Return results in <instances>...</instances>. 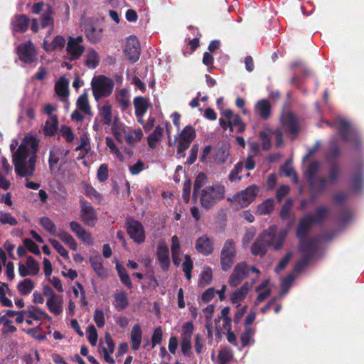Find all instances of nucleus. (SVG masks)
Masks as SVG:
<instances>
[{"label":"nucleus","instance_id":"nucleus-52","mask_svg":"<svg viewBox=\"0 0 364 364\" xmlns=\"http://www.w3.org/2000/svg\"><path fill=\"white\" fill-rule=\"evenodd\" d=\"M207 176L203 172H200L196 177L193 183V198H196L200 188L206 183Z\"/></svg>","mask_w":364,"mask_h":364},{"label":"nucleus","instance_id":"nucleus-51","mask_svg":"<svg viewBox=\"0 0 364 364\" xmlns=\"http://www.w3.org/2000/svg\"><path fill=\"white\" fill-rule=\"evenodd\" d=\"M65 43V38L62 36H57L49 44H46V41H44V49L46 51H52L56 49H60L64 47Z\"/></svg>","mask_w":364,"mask_h":364},{"label":"nucleus","instance_id":"nucleus-15","mask_svg":"<svg viewBox=\"0 0 364 364\" xmlns=\"http://www.w3.org/2000/svg\"><path fill=\"white\" fill-rule=\"evenodd\" d=\"M104 340L107 346H104L102 341H100L99 351L102 353L104 360L107 363L114 364L115 360L111 357L114 350V343L109 333H105Z\"/></svg>","mask_w":364,"mask_h":364},{"label":"nucleus","instance_id":"nucleus-40","mask_svg":"<svg viewBox=\"0 0 364 364\" xmlns=\"http://www.w3.org/2000/svg\"><path fill=\"white\" fill-rule=\"evenodd\" d=\"M114 306L119 311L125 309L129 305V300L127 298V293L125 291L114 293Z\"/></svg>","mask_w":364,"mask_h":364},{"label":"nucleus","instance_id":"nucleus-14","mask_svg":"<svg viewBox=\"0 0 364 364\" xmlns=\"http://www.w3.org/2000/svg\"><path fill=\"white\" fill-rule=\"evenodd\" d=\"M197 252L204 256L210 255L215 250L214 242L208 235L199 237L195 242Z\"/></svg>","mask_w":364,"mask_h":364},{"label":"nucleus","instance_id":"nucleus-43","mask_svg":"<svg viewBox=\"0 0 364 364\" xmlns=\"http://www.w3.org/2000/svg\"><path fill=\"white\" fill-rule=\"evenodd\" d=\"M164 133V128L158 125L154 131L147 137V143L151 149H154L156 146L157 142L160 141V138Z\"/></svg>","mask_w":364,"mask_h":364},{"label":"nucleus","instance_id":"nucleus-64","mask_svg":"<svg viewBox=\"0 0 364 364\" xmlns=\"http://www.w3.org/2000/svg\"><path fill=\"white\" fill-rule=\"evenodd\" d=\"M60 134L61 136L68 143H72L75 139V134L72 129L67 125H62L60 128Z\"/></svg>","mask_w":364,"mask_h":364},{"label":"nucleus","instance_id":"nucleus-33","mask_svg":"<svg viewBox=\"0 0 364 364\" xmlns=\"http://www.w3.org/2000/svg\"><path fill=\"white\" fill-rule=\"evenodd\" d=\"M255 110L257 113L263 119H267L271 114V106L268 100H260L255 105Z\"/></svg>","mask_w":364,"mask_h":364},{"label":"nucleus","instance_id":"nucleus-16","mask_svg":"<svg viewBox=\"0 0 364 364\" xmlns=\"http://www.w3.org/2000/svg\"><path fill=\"white\" fill-rule=\"evenodd\" d=\"M70 230L77 237L87 245L93 243L92 235L87 232L78 222L71 221L69 224Z\"/></svg>","mask_w":364,"mask_h":364},{"label":"nucleus","instance_id":"nucleus-28","mask_svg":"<svg viewBox=\"0 0 364 364\" xmlns=\"http://www.w3.org/2000/svg\"><path fill=\"white\" fill-rule=\"evenodd\" d=\"M250 288V286L249 283L247 282H245L240 288L237 289L230 296L231 302L232 304H238L237 306H239L240 303L245 299Z\"/></svg>","mask_w":364,"mask_h":364},{"label":"nucleus","instance_id":"nucleus-27","mask_svg":"<svg viewBox=\"0 0 364 364\" xmlns=\"http://www.w3.org/2000/svg\"><path fill=\"white\" fill-rule=\"evenodd\" d=\"M341 155V149L336 141H332L330 147L325 154V159L328 164L338 163V159Z\"/></svg>","mask_w":364,"mask_h":364},{"label":"nucleus","instance_id":"nucleus-30","mask_svg":"<svg viewBox=\"0 0 364 364\" xmlns=\"http://www.w3.org/2000/svg\"><path fill=\"white\" fill-rule=\"evenodd\" d=\"M91 267L98 277L105 278L107 277L106 270L103 266L102 259L100 256H91L89 259Z\"/></svg>","mask_w":364,"mask_h":364},{"label":"nucleus","instance_id":"nucleus-53","mask_svg":"<svg viewBox=\"0 0 364 364\" xmlns=\"http://www.w3.org/2000/svg\"><path fill=\"white\" fill-rule=\"evenodd\" d=\"M34 288V283L31 279H24L21 281L17 285V289L18 292L26 296L29 294Z\"/></svg>","mask_w":364,"mask_h":364},{"label":"nucleus","instance_id":"nucleus-4","mask_svg":"<svg viewBox=\"0 0 364 364\" xmlns=\"http://www.w3.org/2000/svg\"><path fill=\"white\" fill-rule=\"evenodd\" d=\"M114 86L113 80L105 75H99L92 78L91 87L93 96L96 101L109 96Z\"/></svg>","mask_w":364,"mask_h":364},{"label":"nucleus","instance_id":"nucleus-57","mask_svg":"<svg viewBox=\"0 0 364 364\" xmlns=\"http://www.w3.org/2000/svg\"><path fill=\"white\" fill-rule=\"evenodd\" d=\"M196 136V132L195 129L191 126H186L181 132V138L183 141L191 143Z\"/></svg>","mask_w":364,"mask_h":364},{"label":"nucleus","instance_id":"nucleus-32","mask_svg":"<svg viewBox=\"0 0 364 364\" xmlns=\"http://www.w3.org/2000/svg\"><path fill=\"white\" fill-rule=\"evenodd\" d=\"M320 166V162L317 161H313L308 165L304 172V176L307 179L309 186H313L314 180L316 179V175L318 173Z\"/></svg>","mask_w":364,"mask_h":364},{"label":"nucleus","instance_id":"nucleus-10","mask_svg":"<svg viewBox=\"0 0 364 364\" xmlns=\"http://www.w3.org/2000/svg\"><path fill=\"white\" fill-rule=\"evenodd\" d=\"M80 218L82 222L90 227H94L98 220L97 213L94 207L83 200H80Z\"/></svg>","mask_w":364,"mask_h":364},{"label":"nucleus","instance_id":"nucleus-12","mask_svg":"<svg viewBox=\"0 0 364 364\" xmlns=\"http://www.w3.org/2000/svg\"><path fill=\"white\" fill-rule=\"evenodd\" d=\"M124 51L131 63H136L139 59L141 46L136 36H131L127 38Z\"/></svg>","mask_w":364,"mask_h":364},{"label":"nucleus","instance_id":"nucleus-23","mask_svg":"<svg viewBox=\"0 0 364 364\" xmlns=\"http://www.w3.org/2000/svg\"><path fill=\"white\" fill-rule=\"evenodd\" d=\"M134 106L135 108V115L137 117H143L145 113L147 112L150 102L147 98L141 96L136 97L133 101Z\"/></svg>","mask_w":364,"mask_h":364},{"label":"nucleus","instance_id":"nucleus-63","mask_svg":"<svg viewBox=\"0 0 364 364\" xmlns=\"http://www.w3.org/2000/svg\"><path fill=\"white\" fill-rule=\"evenodd\" d=\"M26 267H28L31 276L38 274L40 270L39 263L32 256L27 257Z\"/></svg>","mask_w":364,"mask_h":364},{"label":"nucleus","instance_id":"nucleus-25","mask_svg":"<svg viewBox=\"0 0 364 364\" xmlns=\"http://www.w3.org/2000/svg\"><path fill=\"white\" fill-rule=\"evenodd\" d=\"M364 172L362 166H359L350 178L351 188L354 191H360L363 186Z\"/></svg>","mask_w":364,"mask_h":364},{"label":"nucleus","instance_id":"nucleus-60","mask_svg":"<svg viewBox=\"0 0 364 364\" xmlns=\"http://www.w3.org/2000/svg\"><path fill=\"white\" fill-rule=\"evenodd\" d=\"M281 171L283 172L286 176L292 177L293 182L296 184L299 182L298 176L294 168L290 166L289 163L287 161L284 165L281 166Z\"/></svg>","mask_w":364,"mask_h":364},{"label":"nucleus","instance_id":"nucleus-42","mask_svg":"<svg viewBox=\"0 0 364 364\" xmlns=\"http://www.w3.org/2000/svg\"><path fill=\"white\" fill-rule=\"evenodd\" d=\"M55 236L67 245L72 250H77V244L74 237L70 233L65 231H60Z\"/></svg>","mask_w":364,"mask_h":364},{"label":"nucleus","instance_id":"nucleus-49","mask_svg":"<svg viewBox=\"0 0 364 364\" xmlns=\"http://www.w3.org/2000/svg\"><path fill=\"white\" fill-rule=\"evenodd\" d=\"M47 9L41 17V25L43 28L49 26H53V9L50 5H46Z\"/></svg>","mask_w":364,"mask_h":364},{"label":"nucleus","instance_id":"nucleus-7","mask_svg":"<svg viewBox=\"0 0 364 364\" xmlns=\"http://www.w3.org/2000/svg\"><path fill=\"white\" fill-rule=\"evenodd\" d=\"M236 256V243L232 239H228L224 242L220 251L221 269L225 272L230 270L234 264Z\"/></svg>","mask_w":364,"mask_h":364},{"label":"nucleus","instance_id":"nucleus-62","mask_svg":"<svg viewBox=\"0 0 364 364\" xmlns=\"http://www.w3.org/2000/svg\"><path fill=\"white\" fill-rule=\"evenodd\" d=\"M106 145L109 149V151L112 154H115V156L119 159L120 161H124V156L119 151V149L117 147L114 140L109 137L107 136L106 138Z\"/></svg>","mask_w":364,"mask_h":364},{"label":"nucleus","instance_id":"nucleus-37","mask_svg":"<svg viewBox=\"0 0 364 364\" xmlns=\"http://www.w3.org/2000/svg\"><path fill=\"white\" fill-rule=\"evenodd\" d=\"M123 133L124 134L125 141L129 145H134L143 137V132L140 128L130 132L123 129Z\"/></svg>","mask_w":364,"mask_h":364},{"label":"nucleus","instance_id":"nucleus-2","mask_svg":"<svg viewBox=\"0 0 364 364\" xmlns=\"http://www.w3.org/2000/svg\"><path fill=\"white\" fill-rule=\"evenodd\" d=\"M225 194V188L221 184L208 186L201 191L200 202L205 210L211 209L216 203L222 200Z\"/></svg>","mask_w":364,"mask_h":364},{"label":"nucleus","instance_id":"nucleus-13","mask_svg":"<svg viewBox=\"0 0 364 364\" xmlns=\"http://www.w3.org/2000/svg\"><path fill=\"white\" fill-rule=\"evenodd\" d=\"M17 54L21 61L30 64L36 60V49L31 41L20 44L17 47Z\"/></svg>","mask_w":364,"mask_h":364},{"label":"nucleus","instance_id":"nucleus-56","mask_svg":"<svg viewBox=\"0 0 364 364\" xmlns=\"http://www.w3.org/2000/svg\"><path fill=\"white\" fill-rule=\"evenodd\" d=\"M39 223L43 228L53 235H56L57 228L55 224L48 217H42L40 218Z\"/></svg>","mask_w":364,"mask_h":364},{"label":"nucleus","instance_id":"nucleus-3","mask_svg":"<svg viewBox=\"0 0 364 364\" xmlns=\"http://www.w3.org/2000/svg\"><path fill=\"white\" fill-rule=\"evenodd\" d=\"M222 117L219 119V124L221 128L226 131L228 129L230 132H233L234 127L237 128L236 132L243 133L246 129V124L242 122L239 114L233 113L230 109H226L221 112Z\"/></svg>","mask_w":364,"mask_h":364},{"label":"nucleus","instance_id":"nucleus-18","mask_svg":"<svg viewBox=\"0 0 364 364\" xmlns=\"http://www.w3.org/2000/svg\"><path fill=\"white\" fill-rule=\"evenodd\" d=\"M85 36L92 44L99 43L102 37V28H97L92 23H87L84 27Z\"/></svg>","mask_w":364,"mask_h":364},{"label":"nucleus","instance_id":"nucleus-45","mask_svg":"<svg viewBox=\"0 0 364 364\" xmlns=\"http://www.w3.org/2000/svg\"><path fill=\"white\" fill-rule=\"evenodd\" d=\"M30 308H32L33 310L27 309L26 310V316L29 318H32L35 321L41 320V316L44 317L48 321L51 320V317L46 314L45 311H42L38 307H35L34 306H30Z\"/></svg>","mask_w":364,"mask_h":364},{"label":"nucleus","instance_id":"nucleus-46","mask_svg":"<svg viewBox=\"0 0 364 364\" xmlns=\"http://www.w3.org/2000/svg\"><path fill=\"white\" fill-rule=\"evenodd\" d=\"M268 247L258 237L251 247V252L253 255L264 257L267 252Z\"/></svg>","mask_w":364,"mask_h":364},{"label":"nucleus","instance_id":"nucleus-59","mask_svg":"<svg viewBox=\"0 0 364 364\" xmlns=\"http://www.w3.org/2000/svg\"><path fill=\"white\" fill-rule=\"evenodd\" d=\"M213 280V272L210 267H205L200 274L199 285L205 287L209 285Z\"/></svg>","mask_w":364,"mask_h":364},{"label":"nucleus","instance_id":"nucleus-38","mask_svg":"<svg viewBox=\"0 0 364 364\" xmlns=\"http://www.w3.org/2000/svg\"><path fill=\"white\" fill-rule=\"evenodd\" d=\"M309 214L312 217L311 220L314 225H321L328 216V209L321 205L316 209L314 214Z\"/></svg>","mask_w":364,"mask_h":364},{"label":"nucleus","instance_id":"nucleus-19","mask_svg":"<svg viewBox=\"0 0 364 364\" xmlns=\"http://www.w3.org/2000/svg\"><path fill=\"white\" fill-rule=\"evenodd\" d=\"M70 153L69 150L54 146L50 150L48 164L49 168L52 171L54 169V166H56L58 162L65 158Z\"/></svg>","mask_w":364,"mask_h":364},{"label":"nucleus","instance_id":"nucleus-36","mask_svg":"<svg viewBox=\"0 0 364 364\" xmlns=\"http://www.w3.org/2000/svg\"><path fill=\"white\" fill-rule=\"evenodd\" d=\"M76 106L78 109L85 114L90 116L93 115L89 104L88 95L87 92H84L78 97L76 102Z\"/></svg>","mask_w":364,"mask_h":364},{"label":"nucleus","instance_id":"nucleus-29","mask_svg":"<svg viewBox=\"0 0 364 364\" xmlns=\"http://www.w3.org/2000/svg\"><path fill=\"white\" fill-rule=\"evenodd\" d=\"M63 299V296H57L55 299H47L46 306L50 313L55 316L62 314Z\"/></svg>","mask_w":364,"mask_h":364},{"label":"nucleus","instance_id":"nucleus-22","mask_svg":"<svg viewBox=\"0 0 364 364\" xmlns=\"http://www.w3.org/2000/svg\"><path fill=\"white\" fill-rule=\"evenodd\" d=\"M157 259L164 271H167L169 269L171 264L169 250L166 245L160 244L158 245Z\"/></svg>","mask_w":364,"mask_h":364},{"label":"nucleus","instance_id":"nucleus-34","mask_svg":"<svg viewBox=\"0 0 364 364\" xmlns=\"http://www.w3.org/2000/svg\"><path fill=\"white\" fill-rule=\"evenodd\" d=\"M29 22L28 17L25 14L16 16L14 23V31L20 33L26 32L28 28Z\"/></svg>","mask_w":364,"mask_h":364},{"label":"nucleus","instance_id":"nucleus-44","mask_svg":"<svg viewBox=\"0 0 364 364\" xmlns=\"http://www.w3.org/2000/svg\"><path fill=\"white\" fill-rule=\"evenodd\" d=\"M328 184H330L329 180L327 178L321 176L318 178V183H316V179H314L313 186H309V188L314 193L319 194L326 190Z\"/></svg>","mask_w":364,"mask_h":364},{"label":"nucleus","instance_id":"nucleus-61","mask_svg":"<svg viewBox=\"0 0 364 364\" xmlns=\"http://www.w3.org/2000/svg\"><path fill=\"white\" fill-rule=\"evenodd\" d=\"M243 169V163L242 161L237 162L234 168L230 172L228 175V179L231 182H235L237 181H240L242 178V176H238L239 173L242 172Z\"/></svg>","mask_w":364,"mask_h":364},{"label":"nucleus","instance_id":"nucleus-20","mask_svg":"<svg viewBox=\"0 0 364 364\" xmlns=\"http://www.w3.org/2000/svg\"><path fill=\"white\" fill-rule=\"evenodd\" d=\"M311 218L310 214H306L300 220L296 229V236L299 240L305 239L311 227L314 225Z\"/></svg>","mask_w":364,"mask_h":364},{"label":"nucleus","instance_id":"nucleus-50","mask_svg":"<svg viewBox=\"0 0 364 364\" xmlns=\"http://www.w3.org/2000/svg\"><path fill=\"white\" fill-rule=\"evenodd\" d=\"M194 331V326L192 321H188L182 326V333L181 334V341L191 342Z\"/></svg>","mask_w":364,"mask_h":364},{"label":"nucleus","instance_id":"nucleus-17","mask_svg":"<svg viewBox=\"0 0 364 364\" xmlns=\"http://www.w3.org/2000/svg\"><path fill=\"white\" fill-rule=\"evenodd\" d=\"M299 251L305 257H311L312 259L317 251V240L314 237L300 240Z\"/></svg>","mask_w":364,"mask_h":364},{"label":"nucleus","instance_id":"nucleus-24","mask_svg":"<svg viewBox=\"0 0 364 364\" xmlns=\"http://www.w3.org/2000/svg\"><path fill=\"white\" fill-rule=\"evenodd\" d=\"M67 53L70 55L69 60H77L85 51V47L79 43H75L73 40H68L66 47Z\"/></svg>","mask_w":364,"mask_h":364},{"label":"nucleus","instance_id":"nucleus-39","mask_svg":"<svg viewBox=\"0 0 364 364\" xmlns=\"http://www.w3.org/2000/svg\"><path fill=\"white\" fill-rule=\"evenodd\" d=\"M55 90L56 94L61 97H67L69 95V82L64 77H61L55 83Z\"/></svg>","mask_w":364,"mask_h":364},{"label":"nucleus","instance_id":"nucleus-5","mask_svg":"<svg viewBox=\"0 0 364 364\" xmlns=\"http://www.w3.org/2000/svg\"><path fill=\"white\" fill-rule=\"evenodd\" d=\"M259 237L268 247H272L274 250H279L283 247L287 232L282 230L277 233V226L271 225Z\"/></svg>","mask_w":364,"mask_h":364},{"label":"nucleus","instance_id":"nucleus-6","mask_svg":"<svg viewBox=\"0 0 364 364\" xmlns=\"http://www.w3.org/2000/svg\"><path fill=\"white\" fill-rule=\"evenodd\" d=\"M257 193L258 187L256 185L250 186L234 195L230 201L231 206L236 210L247 207L255 200Z\"/></svg>","mask_w":364,"mask_h":364},{"label":"nucleus","instance_id":"nucleus-9","mask_svg":"<svg viewBox=\"0 0 364 364\" xmlns=\"http://www.w3.org/2000/svg\"><path fill=\"white\" fill-rule=\"evenodd\" d=\"M125 228L127 234L134 242L141 244L145 241V230L139 221L128 217L125 221Z\"/></svg>","mask_w":364,"mask_h":364},{"label":"nucleus","instance_id":"nucleus-21","mask_svg":"<svg viewBox=\"0 0 364 364\" xmlns=\"http://www.w3.org/2000/svg\"><path fill=\"white\" fill-rule=\"evenodd\" d=\"M283 127L288 129L294 136H297L300 131L298 118L292 113H287L283 119Z\"/></svg>","mask_w":364,"mask_h":364},{"label":"nucleus","instance_id":"nucleus-54","mask_svg":"<svg viewBox=\"0 0 364 364\" xmlns=\"http://www.w3.org/2000/svg\"><path fill=\"white\" fill-rule=\"evenodd\" d=\"M274 207V199L272 198H267L258 205L257 212L259 215H267L273 211Z\"/></svg>","mask_w":364,"mask_h":364},{"label":"nucleus","instance_id":"nucleus-48","mask_svg":"<svg viewBox=\"0 0 364 364\" xmlns=\"http://www.w3.org/2000/svg\"><path fill=\"white\" fill-rule=\"evenodd\" d=\"M100 115L103 124L109 126L112 119V106L109 103L102 105L100 109Z\"/></svg>","mask_w":364,"mask_h":364},{"label":"nucleus","instance_id":"nucleus-35","mask_svg":"<svg viewBox=\"0 0 364 364\" xmlns=\"http://www.w3.org/2000/svg\"><path fill=\"white\" fill-rule=\"evenodd\" d=\"M58 127V119L57 116L53 115L49 120H47L43 127V134L47 136H54Z\"/></svg>","mask_w":364,"mask_h":364},{"label":"nucleus","instance_id":"nucleus-1","mask_svg":"<svg viewBox=\"0 0 364 364\" xmlns=\"http://www.w3.org/2000/svg\"><path fill=\"white\" fill-rule=\"evenodd\" d=\"M39 140L36 136L26 135L13 155L16 173L21 177L32 176L36 168Z\"/></svg>","mask_w":364,"mask_h":364},{"label":"nucleus","instance_id":"nucleus-11","mask_svg":"<svg viewBox=\"0 0 364 364\" xmlns=\"http://www.w3.org/2000/svg\"><path fill=\"white\" fill-rule=\"evenodd\" d=\"M249 266L245 262H238L234 267L228 280L229 285L232 287H237L241 282L248 277Z\"/></svg>","mask_w":364,"mask_h":364},{"label":"nucleus","instance_id":"nucleus-31","mask_svg":"<svg viewBox=\"0 0 364 364\" xmlns=\"http://www.w3.org/2000/svg\"><path fill=\"white\" fill-rule=\"evenodd\" d=\"M328 164V176L330 184H336L340 179L341 174V169L338 163H331Z\"/></svg>","mask_w":364,"mask_h":364},{"label":"nucleus","instance_id":"nucleus-58","mask_svg":"<svg viewBox=\"0 0 364 364\" xmlns=\"http://www.w3.org/2000/svg\"><path fill=\"white\" fill-rule=\"evenodd\" d=\"M184 259V262L182 263V269L185 274L186 278L190 281L191 279V272L193 269V262L189 255H186Z\"/></svg>","mask_w":364,"mask_h":364},{"label":"nucleus","instance_id":"nucleus-47","mask_svg":"<svg viewBox=\"0 0 364 364\" xmlns=\"http://www.w3.org/2000/svg\"><path fill=\"white\" fill-rule=\"evenodd\" d=\"M233 351L229 347H225L219 350L218 355V363L219 364H229L233 359Z\"/></svg>","mask_w":364,"mask_h":364},{"label":"nucleus","instance_id":"nucleus-55","mask_svg":"<svg viewBox=\"0 0 364 364\" xmlns=\"http://www.w3.org/2000/svg\"><path fill=\"white\" fill-rule=\"evenodd\" d=\"M273 131L266 129L259 132V137L262 141V148L264 151H268L272 147V135Z\"/></svg>","mask_w":364,"mask_h":364},{"label":"nucleus","instance_id":"nucleus-41","mask_svg":"<svg viewBox=\"0 0 364 364\" xmlns=\"http://www.w3.org/2000/svg\"><path fill=\"white\" fill-rule=\"evenodd\" d=\"M100 60V57L97 52L94 49H91L86 55L85 65L90 69H95L98 66Z\"/></svg>","mask_w":364,"mask_h":364},{"label":"nucleus","instance_id":"nucleus-8","mask_svg":"<svg viewBox=\"0 0 364 364\" xmlns=\"http://www.w3.org/2000/svg\"><path fill=\"white\" fill-rule=\"evenodd\" d=\"M338 132L344 141L351 143L355 149H360L361 146L360 135L351 127L350 124L347 120L342 119L339 121Z\"/></svg>","mask_w":364,"mask_h":364},{"label":"nucleus","instance_id":"nucleus-26","mask_svg":"<svg viewBox=\"0 0 364 364\" xmlns=\"http://www.w3.org/2000/svg\"><path fill=\"white\" fill-rule=\"evenodd\" d=\"M142 340V330L139 323L135 324L131 331L130 341L132 343V349L138 350L140 348Z\"/></svg>","mask_w":364,"mask_h":364}]
</instances>
